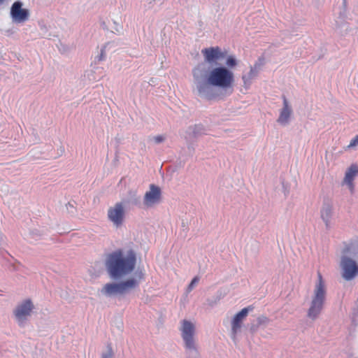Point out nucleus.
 <instances>
[{"label": "nucleus", "mask_w": 358, "mask_h": 358, "mask_svg": "<svg viewBox=\"0 0 358 358\" xmlns=\"http://www.w3.org/2000/svg\"><path fill=\"white\" fill-rule=\"evenodd\" d=\"M263 319H264V320H267V318H266V317H263Z\"/></svg>", "instance_id": "obj_23"}, {"label": "nucleus", "mask_w": 358, "mask_h": 358, "mask_svg": "<svg viewBox=\"0 0 358 358\" xmlns=\"http://www.w3.org/2000/svg\"><path fill=\"white\" fill-rule=\"evenodd\" d=\"M161 199V189L155 185H151L150 191L144 196L143 203L147 207H150L157 203Z\"/></svg>", "instance_id": "obj_11"}, {"label": "nucleus", "mask_w": 358, "mask_h": 358, "mask_svg": "<svg viewBox=\"0 0 358 358\" xmlns=\"http://www.w3.org/2000/svg\"><path fill=\"white\" fill-rule=\"evenodd\" d=\"M138 285V282L137 280L130 278L119 283H107L103 287L101 292L107 296L122 295L129 290L136 288Z\"/></svg>", "instance_id": "obj_5"}, {"label": "nucleus", "mask_w": 358, "mask_h": 358, "mask_svg": "<svg viewBox=\"0 0 358 358\" xmlns=\"http://www.w3.org/2000/svg\"><path fill=\"white\" fill-rule=\"evenodd\" d=\"M252 310L253 306H249L243 308L240 312L235 315L231 321V331L234 337L241 328L242 322L248 316L249 311Z\"/></svg>", "instance_id": "obj_10"}, {"label": "nucleus", "mask_w": 358, "mask_h": 358, "mask_svg": "<svg viewBox=\"0 0 358 358\" xmlns=\"http://www.w3.org/2000/svg\"><path fill=\"white\" fill-rule=\"evenodd\" d=\"M358 256V240L350 242L343 251L341 262L342 276L346 280H350L358 275V265L350 257L356 258Z\"/></svg>", "instance_id": "obj_3"}, {"label": "nucleus", "mask_w": 358, "mask_h": 358, "mask_svg": "<svg viewBox=\"0 0 358 358\" xmlns=\"http://www.w3.org/2000/svg\"><path fill=\"white\" fill-rule=\"evenodd\" d=\"M124 210L122 203H117L113 207L109 208L108 217L116 227L120 226L124 220Z\"/></svg>", "instance_id": "obj_9"}, {"label": "nucleus", "mask_w": 358, "mask_h": 358, "mask_svg": "<svg viewBox=\"0 0 358 358\" xmlns=\"http://www.w3.org/2000/svg\"><path fill=\"white\" fill-rule=\"evenodd\" d=\"M358 145V135H356L351 141L350 144L347 146L348 149L352 148Z\"/></svg>", "instance_id": "obj_18"}, {"label": "nucleus", "mask_w": 358, "mask_h": 358, "mask_svg": "<svg viewBox=\"0 0 358 358\" xmlns=\"http://www.w3.org/2000/svg\"><path fill=\"white\" fill-rule=\"evenodd\" d=\"M113 355V353L112 349L110 348L107 353L103 354L102 355V358H112Z\"/></svg>", "instance_id": "obj_20"}, {"label": "nucleus", "mask_w": 358, "mask_h": 358, "mask_svg": "<svg viewBox=\"0 0 358 358\" xmlns=\"http://www.w3.org/2000/svg\"><path fill=\"white\" fill-rule=\"evenodd\" d=\"M317 278L318 281L315 285L310 306L308 311V316L312 319H315L321 313L327 294L325 283L320 272H317Z\"/></svg>", "instance_id": "obj_4"}, {"label": "nucleus", "mask_w": 358, "mask_h": 358, "mask_svg": "<svg viewBox=\"0 0 358 358\" xmlns=\"http://www.w3.org/2000/svg\"><path fill=\"white\" fill-rule=\"evenodd\" d=\"M22 3L15 2L11 7L10 14L13 20L16 22H23L29 17V11L22 8Z\"/></svg>", "instance_id": "obj_12"}, {"label": "nucleus", "mask_w": 358, "mask_h": 358, "mask_svg": "<svg viewBox=\"0 0 358 358\" xmlns=\"http://www.w3.org/2000/svg\"><path fill=\"white\" fill-rule=\"evenodd\" d=\"M6 0H0V5H1Z\"/></svg>", "instance_id": "obj_22"}, {"label": "nucleus", "mask_w": 358, "mask_h": 358, "mask_svg": "<svg viewBox=\"0 0 358 358\" xmlns=\"http://www.w3.org/2000/svg\"><path fill=\"white\" fill-rule=\"evenodd\" d=\"M358 174V166L357 164H352L347 170L343 182L348 186L350 191H354L353 180L356 176Z\"/></svg>", "instance_id": "obj_14"}, {"label": "nucleus", "mask_w": 358, "mask_h": 358, "mask_svg": "<svg viewBox=\"0 0 358 358\" xmlns=\"http://www.w3.org/2000/svg\"><path fill=\"white\" fill-rule=\"evenodd\" d=\"M320 215L322 220L325 222L326 226L328 227L333 215L332 206L329 203H324L320 210Z\"/></svg>", "instance_id": "obj_16"}, {"label": "nucleus", "mask_w": 358, "mask_h": 358, "mask_svg": "<svg viewBox=\"0 0 358 358\" xmlns=\"http://www.w3.org/2000/svg\"><path fill=\"white\" fill-rule=\"evenodd\" d=\"M182 338L185 342V347L188 349L196 350L194 340V326L190 322L184 320L180 329Z\"/></svg>", "instance_id": "obj_7"}, {"label": "nucleus", "mask_w": 358, "mask_h": 358, "mask_svg": "<svg viewBox=\"0 0 358 358\" xmlns=\"http://www.w3.org/2000/svg\"><path fill=\"white\" fill-rule=\"evenodd\" d=\"M292 110L289 106L288 101L285 97L283 99V108H282L280 115L278 119V122L281 124H286L288 123Z\"/></svg>", "instance_id": "obj_15"}, {"label": "nucleus", "mask_w": 358, "mask_h": 358, "mask_svg": "<svg viewBox=\"0 0 358 358\" xmlns=\"http://www.w3.org/2000/svg\"><path fill=\"white\" fill-rule=\"evenodd\" d=\"M234 81V74L230 69L224 66H217L208 71L206 83L199 82L196 88L201 96L212 100L215 96L212 87L227 90L233 88Z\"/></svg>", "instance_id": "obj_1"}, {"label": "nucleus", "mask_w": 358, "mask_h": 358, "mask_svg": "<svg viewBox=\"0 0 358 358\" xmlns=\"http://www.w3.org/2000/svg\"><path fill=\"white\" fill-rule=\"evenodd\" d=\"M237 60L234 56H229L227 57L226 64L229 68L233 69L237 65Z\"/></svg>", "instance_id": "obj_17"}, {"label": "nucleus", "mask_w": 358, "mask_h": 358, "mask_svg": "<svg viewBox=\"0 0 358 358\" xmlns=\"http://www.w3.org/2000/svg\"><path fill=\"white\" fill-rule=\"evenodd\" d=\"M199 281V278L198 276L194 277L188 286V290L191 291L194 288V287L198 283Z\"/></svg>", "instance_id": "obj_19"}, {"label": "nucleus", "mask_w": 358, "mask_h": 358, "mask_svg": "<svg viewBox=\"0 0 358 358\" xmlns=\"http://www.w3.org/2000/svg\"><path fill=\"white\" fill-rule=\"evenodd\" d=\"M263 64L264 59L259 58V61L250 67L249 73L242 76V80L245 85H250L251 80L257 76L258 71Z\"/></svg>", "instance_id": "obj_13"}, {"label": "nucleus", "mask_w": 358, "mask_h": 358, "mask_svg": "<svg viewBox=\"0 0 358 358\" xmlns=\"http://www.w3.org/2000/svg\"><path fill=\"white\" fill-rule=\"evenodd\" d=\"M136 262V257L133 250L124 252L119 249L108 255L106 266L111 277L121 278L133 271Z\"/></svg>", "instance_id": "obj_2"}, {"label": "nucleus", "mask_w": 358, "mask_h": 358, "mask_svg": "<svg viewBox=\"0 0 358 358\" xmlns=\"http://www.w3.org/2000/svg\"><path fill=\"white\" fill-rule=\"evenodd\" d=\"M164 139V138L162 136H157L155 137V141L157 143L162 142Z\"/></svg>", "instance_id": "obj_21"}, {"label": "nucleus", "mask_w": 358, "mask_h": 358, "mask_svg": "<svg viewBox=\"0 0 358 358\" xmlns=\"http://www.w3.org/2000/svg\"><path fill=\"white\" fill-rule=\"evenodd\" d=\"M34 308L31 299H26L19 304L14 310V315L20 324H22Z\"/></svg>", "instance_id": "obj_8"}, {"label": "nucleus", "mask_w": 358, "mask_h": 358, "mask_svg": "<svg viewBox=\"0 0 358 358\" xmlns=\"http://www.w3.org/2000/svg\"><path fill=\"white\" fill-rule=\"evenodd\" d=\"M201 53L205 62L209 64H217L219 61L226 57V52H223L218 46L204 48L201 50Z\"/></svg>", "instance_id": "obj_6"}]
</instances>
